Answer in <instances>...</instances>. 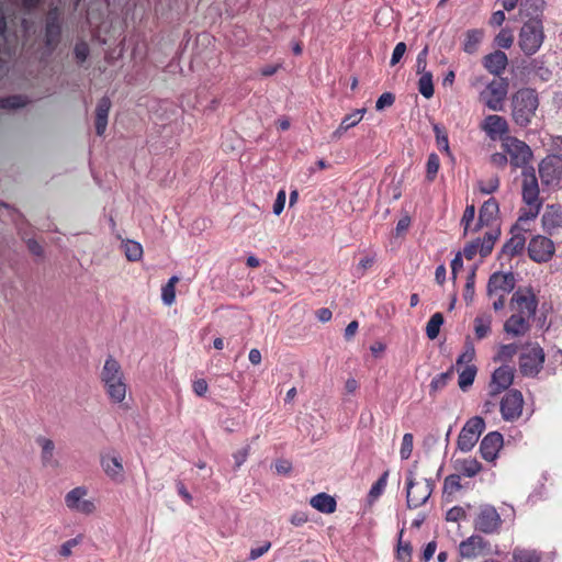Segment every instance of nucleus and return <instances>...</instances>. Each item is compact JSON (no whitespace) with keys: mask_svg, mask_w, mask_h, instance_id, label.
I'll return each mask as SVG.
<instances>
[{"mask_svg":"<svg viewBox=\"0 0 562 562\" xmlns=\"http://www.w3.org/2000/svg\"><path fill=\"white\" fill-rule=\"evenodd\" d=\"M499 186V179L498 177H492L486 181V183L480 182L479 189L484 194H490L495 192L498 189Z\"/></svg>","mask_w":562,"mask_h":562,"instance_id":"obj_54","label":"nucleus"},{"mask_svg":"<svg viewBox=\"0 0 562 562\" xmlns=\"http://www.w3.org/2000/svg\"><path fill=\"white\" fill-rule=\"evenodd\" d=\"M514 562H539L540 557L533 550L515 549L513 553Z\"/></svg>","mask_w":562,"mask_h":562,"instance_id":"obj_42","label":"nucleus"},{"mask_svg":"<svg viewBox=\"0 0 562 562\" xmlns=\"http://www.w3.org/2000/svg\"><path fill=\"white\" fill-rule=\"evenodd\" d=\"M465 515L467 514L463 507L454 506L447 512L446 519L447 521L456 522L465 518Z\"/></svg>","mask_w":562,"mask_h":562,"instance_id":"obj_59","label":"nucleus"},{"mask_svg":"<svg viewBox=\"0 0 562 562\" xmlns=\"http://www.w3.org/2000/svg\"><path fill=\"white\" fill-rule=\"evenodd\" d=\"M387 475H389V473L384 472L382 474V476L373 484V486L371 487V490L369 492L370 501L376 499L382 494V492L386 485Z\"/></svg>","mask_w":562,"mask_h":562,"instance_id":"obj_50","label":"nucleus"},{"mask_svg":"<svg viewBox=\"0 0 562 562\" xmlns=\"http://www.w3.org/2000/svg\"><path fill=\"white\" fill-rule=\"evenodd\" d=\"M485 428L484 419L475 416L469 419L460 431L458 437V448L463 452H469L473 449L479 440V437Z\"/></svg>","mask_w":562,"mask_h":562,"instance_id":"obj_8","label":"nucleus"},{"mask_svg":"<svg viewBox=\"0 0 562 562\" xmlns=\"http://www.w3.org/2000/svg\"><path fill=\"white\" fill-rule=\"evenodd\" d=\"M99 378L109 401L115 405H123L128 394V384L119 360L108 356Z\"/></svg>","mask_w":562,"mask_h":562,"instance_id":"obj_1","label":"nucleus"},{"mask_svg":"<svg viewBox=\"0 0 562 562\" xmlns=\"http://www.w3.org/2000/svg\"><path fill=\"white\" fill-rule=\"evenodd\" d=\"M460 476L452 474L445 479L443 482V495L450 502V496H452L456 492L461 490Z\"/></svg>","mask_w":562,"mask_h":562,"instance_id":"obj_41","label":"nucleus"},{"mask_svg":"<svg viewBox=\"0 0 562 562\" xmlns=\"http://www.w3.org/2000/svg\"><path fill=\"white\" fill-rule=\"evenodd\" d=\"M514 374L515 371L509 366L497 368L492 374L490 383L491 394L495 395L507 390L514 381Z\"/></svg>","mask_w":562,"mask_h":562,"instance_id":"obj_17","label":"nucleus"},{"mask_svg":"<svg viewBox=\"0 0 562 562\" xmlns=\"http://www.w3.org/2000/svg\"><path fill=\"white\" fill-rule=\"evenodd\" d=\"M82 540V536H78L76 538H72L70 540H67L64 542L60 547V554L65 558H68L71 555V549L77 547Z\"/></svg>","mask_w":562,"mask_h":562,"instance_id":"obj_58","label":"nucleus"},{"mask_svg":"<svg viewBox=\"0 0 562 562\" xmlns=\"http://www.w3.org/2000/svg\"><path fill=\"white\" fill-rule=\"evenodd\" d=\"M522 200L526 204L541 203L539 199V184L533 168L522 170Z\"/></svg>","mask_w":562,"mask_h":562,"instance_id":"obj_16","label":"nucleus"},{"mask_svg":"<svg viewBox=\"0 0 562 562\" xmlns=\"http://www.w3.org/2000/svg\"><path fill=\"white\" fill-rule=\"evenodd\" d=\"M517 350L518 347L515 344L503 345L499 347L498 352L494 358V361H509L517 353Z\"/></svg>","mask_w":562,"mask_h":562,"instance_id":"obj_43","label":"nucleus"},{"mask_svg":"<svg viewBox=\"0 0 562 562\" xmlns=\"http://www.w3.org/2000/svg\"><path fill=\"white\" fill-rule=\"evenodd\" d=\"M528 252L532 260L537 262H547L554 254V244L551 239L544 236H536L528 245Z\"/></svg>","mask_w":562,"mask_h":562,"instance_id":"obj_14","label":"nucleus"},{"mask_svg":"<svg viewBox=\"0 0 562 562\" xmlns=\"http://www.w3.org/2000/svg\"><path fill=\"white\" fill-rule=\"evenodd\" d=\"M101 467L104 473L114 482H123L124 480V468L122 459L116 456H104L101 458Z\"/></svg>","mask_w":562,"mask_h":562,"instance_id":"obj_19","label":"nucleus"},{"mask_svg":"<svg viewBox=\"0 0 562 562\" xmlns=\"http://www.w3.org/2000/svg\"><path fill=\"white\" fill-rule=\"evenodd\" d=\"M502 526V518L492 505H482L479 509V514L474 520V527L476 530L483 533H494L499 530Z\"/></svg>","mask_w":562,"mask_h":562,"instance_id":"obj_11","label":"nucleus"},{"mask_svg":"<svg viewBox=\"0 0 562 562\" xmlns=\"http://www.w3.org/2000/svg\"><path fill=\"white\" fill-rule=\"evenodd\" d=\"M529 318L513 314L504 324V330L512 336H522L529 330Z\"/></svg>","mask_w":562,"mask_h":562,"instance_id":"obj_27","label":"nucleus"},{"mask_svg":"<svg viewBox=\"0 0 562 562\" xmlns=\"http://www.w3.org/2000/svg\"><path fill=\"white\" fill-rule=\"evenodd\" d=\"M544 362L543 349L537 344H530L519 357V370L527 376L537 375Z\"/></svg>","mask_w":562,"mask_h":562,"instance_id":"obj_6","label":"nucleus"},{"mask_svg":"<svg viewBox=\"0 0 562 562\" xmlns=\"http://www.w3.org/2000/svg\"><path fill=\"white\" fill-rule=\"evenodd\" d=\"M475 350L471 342H467L465 350L458 357L457 366L467 363L470 364L474 359Z\"/></svg>","mask_w":562,"mask_h":562,"instance_id":"obj_53","label":"nucleus"},{"mask_svg":"<svg viewBox=\"0 0 562 562\" xmlns=\"http://www.w3.org/2000/svg\"><path fill=\"white\" fill-rule=\"evenodd\" d=\"M492 317L491 315H479L474 319V331L477 339L485 338L491 331Z\"/></svg>","mask_w":562,"mask_h":562,"instance_id":"obj_35","label":"nucleus"},{"mask_svg":"<svg viewBox=\"0 0 562 562\" xmlns=\"http://www.w3.org/2000/svg\"><path fill=\"white\" fill-rule=\"evenodd\" d=\"M505 153L508 155L509 162L515 168H522L529 164L532 158L530 147L522 140L515 137H507L503 142Z\"/></svg>","mask_w":562,"mask_h":562,"instance_id":"obj_7","label":"nucleus"},{"mask_svg":"<svg viewBox=\"0 0 562 562\" xmlns=\"http://www.w3.org/2000/svg\"><path fill=\"white\" fill-rule=\"evenodd\" d=\"M88 488L86 486H77L65 495L66 507L74 513L81 515H92L97 510L93 499L88 498Z\"/></svg>","mask_w":562,"mask_h":562,"instance_id":"obj_5","label":"nucleus"},{"mask_svg":"<svg viewBox=\"0 0 562 562\" xmlns=\"http://www.w3.org/2000/svg\"><path fill=\"white\" fill-rule=\"evenodd\" d=\"M427 55H428V46L426 45L423 50L418 54L416 60V70L419 72H428L426 70L427 67Z\"/></svg>","mask_w":562,"mask_h":562,"instance_id":"obj_61","label":"nucleus"},{"mask_svg":"<svg viewBox=\"0 0 562 562\" xmlns=\"http://www.w3.org/2000/svg\"><path fill=\"white\" fill-rule=\"evenodd\" d=\"M394 103V95L391 92H384L379 97L375 102V109L378 111L383 110L385 106H391Z\"/></svg>","mask_w":562,"mask_h":562,"instance_id":"obj_60","label":"nucleus"},{"mask_svg":"<svg viewBox=\"0 0 562 562\" xmlns=\"http://www.w3.org/2000/svg\"><path fill=\"white\" fill-rule=\"evenodd\" d=\"M498 211V203L494 198L485 201L480 209L479 221L474 227V232L479 231L483 226H488L496 218Z\"/></svg>","mask_w":562,"mask_h":562,"instance_id":"obj_24","label":"nucleus"},{"mask_svg":"<svg viewBox=\"0 0 562 562\" xmlns=\"http://www.w3.org/2000/svg\"><path fill=\"white\" fill-rule=\"evenodd\" d=\"M453 370H454V368L451 367L447 372H443V373L437 375L436 378H434L432 381L430 382V390H431V392H438L443 386H446L448 381L453 375Z\"/></svg>","mask_w":562,"mask_h":562,"instance_id":"obj_44","label":"nucleus"},{"mask_svg":"<svg viewBox=\"0 0 562 562\" xmlns=\"http://www.w3.org/2000/svg\"><path fill=\"white\" fill-rule=\"evenodd\" d=\"M480 248H481V240L476 239V240L468 244L464 247L463 254L467 259L471 260V259H473V257L476 255L477 251L480 252Z\"/></svg>","mask_w":562,"mask_h":562,"instance_id":"obj_62","label":"nucleus"},{"mask_svg":"<svg viewBox=\"0 0 562 562\" xmlns=\"http://www.w3.org/2000/svg\"><path fill=\"white\" fill-rule=\"evenodd\" d=\"M310 504L316 510L324 514H333L336 510V499L327 493H318L310 499Z\"/></svg>","mask_w":562,"mask_h":562,"instance_id":"obj_30","label":"nucleus"},{"mask_svg":"<svg viewBox=\"0 0 562 562\" xmlns=\"http://www.w3.org/2000/svg\"><path fill=\"white\" fill-rule=\"evenodd\" d=\"M538 301L529 289L517 290L510 300V307L517 315L532 318L536 314Z\"/></svg>","mask_w":562,"mask_h":562,"instance_id":"obj_10","label":"nucleus"},{"mask_svg":"<svg viewBox=\"0 0 562 562\" xmlns=\"http://www.w3.org/2000/svg\"><path fill=\"white\" fill-rule=\"evenodd\" d=\"M434 132L436 134V142L439 148L445 150L447 154L450 153L448 136L445 131L438 125H434Z\"/></svg>","mask_w":562,"mask_h":562,"instance_id":"obj_51","label":"nucleus"},{"mask_svg":"<svg viewBox=\"0 0 562 562\" xmlns=\"http://www.w3.org/2000/svg\"><path fill=\"white\" fill-rule=\"evenodd\" d=\"M124 254L130 261H138L143 257V247L139 243L134 240H124L122 243Z\"/></svg>","mask_w":562,"mask_h":562,"instance_id":"obj_37","label":"nucleus"},{"mask_svg":"<svg viewBox=\"0 0 562 562\" xmlns=\"http://www.w3.org/2000/svg\"><path fill=\"white\" fill-rule=\"evenodd\" d=\"M475 216V206L473 204L468 205L464 210L461 218V225H463V235H467L470 229V224L473 222Z\"/></svg>","mask_w":562,"mask_h":562,"instance_id":"obj_52","label":"nucleus"},{"mask_svg":"<svg viewBox=\"0 0 562 562\" xmlns=\"http://www.w3.org/2000/svg\"><path fill=\"white\" fill-rule=\"evenodd\" d=\"M458 470L463 475L473 477L482 470V465L476 459L469 458L458 461Z\"/></svg>","mask_w":562,"mask_h":562,"instance_id":"obj_36","label":"nucleus"},{"mask_svg":"<svg viewBox=\"0 0 562 562\" xmlns=\"http://www.w3.org/2000/svg\"><path fill=\"white\" fill-rule=\"evenodd\" d=\"M525 244V236L521 234H516L503 246L502 255L514 257L524 249Z\"/></svg>","mask_w":562,"mask_h":562,"instance_id":"obj_32","label":"nucleus"},{"mask_svg":"<svg viewBox=\"0 0 562 562\" xmlns=\"http://www.w3.org/2000/svg\"><path fill=\"white\" fill-rule=\"evenodd\" d=\"M503 447V436L493 431L487 434L481 441L480 452L484 460L494 461Z\"/></svg>","mask_w":562,"mask_h":562,"instance_id":"obj_18","label":"nucleus"},{"mask_svg":"<svg viewBox=\"0 0 562 562\" xmlns=\"http://www.w3.org/2000/svg\"><path fill=\"white\" fill-rule=\"evenodd\" d=\"M513 42L514 36L510 30L503 29L495 37V43L501 48H509Z\"/></svg>","mask_w":562,"mask_h":562,"instance_id":"obj_47","label":"nucleus"},{"mask_svg":"<svg viewBox=\"0 0 562 562\" xmlns=\"http://www.w3.org/2000/svg\"><path fill=\"white\" fill-rule=\"evenodd\" d=\"M286 200V194L284 190H280L277 194V199L273 204V213L274 215H280L284 209Z\"/></svg>","mask_w":562,"mask_h":562,"instance_id":"obj_63","label":"nucleus"},{"mask_svg":"<svg viewBox=\"0 0 562 562\" xmlns=\"http://www.w3.org/2000/svg\"><path fill=\"white\" fill-rule=\"evenodd\" d=\"M476 372L474 364H468L459 372L458 385L462 391H467L473 384Z\"/></svg>","mask_w":562,"mask_h":562,"instance_id":"obj_33","label":"nucleus"},{"mask_svg":"<svg viewBox=\"0 0 562 562\" xmlns=\"http://www.w3.org/2000/svg\"><path fill=\"white\" fill-rule=\"evenodd\" d=\"M539 175L543 186L557 187L562 181V158L549 155L539 164Z\"/></svg>","mask_w":562,"mask_h":562,"instance_id":"obj_9","label":"nucleus"},{"mask_svg":"<svg viewBox=\"0 0 562 562\" xmlns=\"http://www.w3.org/2000/svg\"><path fill=\"white\" fill-rule=\"evenodd\" d=\"M507 89L508 85L505 79L493 80L481 93V97L488 109L501 111L507 95Z\"/></svg>","mask_w":562,"mask_h":562,"instance_id":"obj_13","label":"nucleus"},{"mask_svg":"<svg viewBox=\"0 0 562 562\" xmlns=\"http://www.w3.org/2000/svg\"><path fill=\"white\" fill-rule=\"evenodd\" d=\"M515 288V278L512 272H495L490 277L487 283V295L505 294L512 292Z\"/></svg>","mask_w":562,"mask_h":562,"instance_id":"obj_15","label":"nucleus"},{"mask_svg":"<svg viewBox=\"0 0 562 562\" xmlns=\"http://www.w3.org/2000/svg\"><path fill=\"white\" fill-rule=\"evenodd\" d=\"M414 437L412 434L407 432L403 436L402 446L400 450L401 458L403 460H407L413 451Z\"/></svg>","mask_w":562,"mask_h":562,"instance_id":"obj_48","label":"nucleus"},{"mask_svg":"<svg viewBox=\"0 0 562 562\" xmlns=\"http://www.w3.org/2000/svg\"><path fill=\"white\" fill-rule=\"evenodd\" d=\"M544 37L543 20H527L520 27L518 45L526 55L531 56L540 49Z\"/></svg>","mask_w":562,"mask_h":562,"instance_id":"obj_3","label":"nucleus"},{"mask_svg":"<svg viewBox=\"0 0 562 562\" xmlns=\"http://www.w3.org/2000/svg\"><path fill=\"white\" fill-rule=\"evenodd\" d=\"M434 484L431 480L419 479L416 480L413 475L407 477V506L416 508L427 502L432 493Z\"/></svg>","mask_w":562,"mask_h":562,"instance_id":"obj_4","label":"nucleus"},{"mask_svg":"<svg viewBox=\"0 0 562 562\" xmlns=\"http://www.w3.org/2000/svg\"><path fill=\"white\" fill-rule=\"evenodd\" d=\"M59 33H60V26L57 21V13L54 11V12L49 13L48 19H47L46 44L48 46H54L58 41Z\"/></svg>","mask_w":562,"mask_h":562,"instance_id":"obj_31","label":"nucleus"},{"mask_svg":"<svg viewBox=\"0 0 562 562\" xmlns=\"http://www.w3.org/2000/svg\"><path fill=\"white\" fill-rule=\"evenodd\" d=\"M366 112H367V109L363 108V109H358V110L353 111L352 113L346 115L342 119L339 126L333 132L331 138L334 140L340 139L348 130H350L351 127H355L356 125H358L361 122Z\"/></svg>","mask_w":562,"mask_h":562,"instance_id":"obj_26","label":"nucleus"},{"mask_svg":"<svg viewBox=\"0 0 562 562\" xmlns=\"http://www.w3.org/2000/svg\"><path fill=\"white\" fill-rule=\"evenodd\" d=\"M443 324V316L441 313H435L426 325V334L429 339L438 337L440 327Z\"/></svg>","mask_w":562,"mask_h":562,"instance_id":"obj_39","label":"nucleus"},{"mask_svg":"<svg viewBox=\"0 0 562 562\" xmlns=\"http://www.w3.org/2000/svg\"><path fill=\"white\" fill-rule=\"evenodd\" d=\"M524 403V396L520 391L512 390L506 393L499 404L503 419L506 422L517 420L522 414Z\"/></svg>","mask_w":562,"mask_h":562,"instance_id":"obj_12","label":"nucleus"},{"mask_svg":"<svg viewBox=\"0 0 562 562\" xmlns=\"http://www.w3.org/2000/svg\"><path fill=\"white\" fill-rule=\"evenodd\" d=\"M376 256L375 255H369L363 258H361L358 262L357 270L360 272L361 276L366 273L367 270L373 267L375 263Z\"/></svg>","mask_w":562,"mask_h":562,"instance_id":"obj_56","label":"nucleus"},{"mask_svg":"<svg viewBox=\"0 0 562 562\" xmlns=\"http://www.w3.org/2000/svg\"><path fill=\"white\" fill-rule=\"evenodd\" d=\"M271 548L270 541H265L259 548H252L249 552V560L254 561L267 553Z\"/></svg>","mask_w":562,"mask_h":562,"instance_id":"obj_64","label":"nucleus"},{"mask_svg":"<svg viewBox=\"0 0 562 562\" xmlns=\"http://www.w3.org/2000/svg\"><path fill=\"white\" fill-rule=\"evenodd\" d=\"M487 542L480 536H471L459 546L460 554L463 558L472 559L480 555L486 548Z\"/></svg>","mask_w":562,"mask_h":562,"instance_id":"obj_22","label":"nucleus"},{"mask_svg":"<svg viewBox=\"0 0 562 562\" xmlns=\"http://www.w3.org/2000/svg\"><path fill=\"white\" fill-rule=\"evenodd\" d=\"M110 109V99L106 97L101 98L95 109V132L99 136H102L106 130Z\"/></svg>","mask_w":562,"mask_h":562,"instance_id":"obj_28","label":"nucleus"},{"mask_svg":"<svg viewBox=\"0 0 562 562\" xmlns=\"http://www.w3.org/2000/svg\"><path fill=\"white\" fill-rule=\"evenodd\" d=\"M482 128L492 139H495L507 133L508 124L504 117L493 114L485 117Z\"/></svg>","mask_w":562,"mask_h":562,"instance_id":"obj_21","label":"nucleus"},{"mask_svg":"<svg viewBox=\"0 0 562 562\" xmlns=\"http://www.w3.org/2000/svg\"><path fill=\"white\" fill-rule=\"evenodd\" d=\"M475 270H476L475 267H473L470 270L468 278H467L463 297L468 304H470L473 301V296H474Z\"/></svg>","mask_w":562,"mask_h":562,"instance_id":"obj_46","label":"nucleus"},{"mask_svg":"<svg viewBox=\"0 0 562 562\" xmlns=\"http://www.w3.org/2000/svg\"><path fill=\"white\" fill-rule=\"evenodd\" d=\"M544 231L552 234L562 227V210L558 205H548L541 218Z\"/></svg>","mask_w":562,"mask_h":562,"instance_id":"obj_23","label":"nucleus"},{"mask_svg":"<svg viewBox=\"0 0 562 562\" xmlns=\"http://www.w3.org/2000/svg\"><path fill=\"white\" fill-rule=\"evenodd\" d=\"M250 453V446L246 445L245 447L238 449L233 453L234 460V470H238L248 459Z\"/></svg>","mask_w":562,"mask_h":562,"instance_id":"obj_49","label":"nucleus"},{"mask_svg":"<svg viewBox=\"0 0 562 562\" xmlns=\"http://www.w3.org/2000/svg\"><path fill=\"white\" fill-rule=\"evenodd\" d=\"M483 38V31L481 30H470L465 34V41L463 44V49L468 54H474L477 50V46Z\"/></svg>","mask_w":562,"mask_h":562,"instance_id":"obj_34","label":"nucleus"},{"mask_svg":"<svg viewBox=\"0 0 562 562\" xmlns=\"http://www.w3.org/2000/svg\"><path fill=\"white\" fill-rule=\"evenodd\" d=\"M508 64L506 54L502 50H495L483 58V65L493 75H501Z\"/></svg>","mask_w":562,"mask_h":562,"instance_id":"obj_25","label":"nucleus"},{"mask_svg":"<svg viewBox=\"0 0 562 562\" xmlns=\"http://www.w3.org/2000/svg\"><path fill=\"white\" fill-rule=\"evenodd\" d=\"M546 7L544 0H522L520 3L519 14L528 20L542 19Z\"/></svg>","mask_w":562,"mask_h":562,"instance_id":"obj_29","label":"nucleus"},{"mask_svg":"<svg viewBox=\"0 0 562 562\" xmlns=\"http://www.w3.org/2000/svg\"><path fill=\"white\" fill-rule=\"evenodd\" d=\"M396 555L401 562H409L412 555V548L409 543H402V541L400 540Z\"/></svg>","mask_w":562,"mask_h":562,"instance_id":"obj_55","label":"nucleus"},{"mask_svg":"<svg viewBox=\"0 0 562 562\" xmlns=\"http://www.w3.org/2000/svg\"><path fill=\"white\" fill-rule=\"evenodd\" d=\"M419 75L418 91L424 98L430 99L434 95L432 75L430 71L419 72Z\"/></svg>","mask_w":562,"mask_h":562,"instance_id":"obj_38","label":"nucleus"},{"mask_svg":"<svg viewBox=\"0 0 562 562\" xmlns=\"http://www.w3.org/2000/svg\"><path fill=\"white\" fill-rule=\"evenodd\" d=\"M439 157L436 154H430L426 166V179L432 181L439 170Z\"/></svg>","mask_w":562,"mask_h":562,"instance_id":"obj_45","label":"nucleus"},{"mask_svg":"<svg viewBox=\"0 0 562 562\" xmlns=\"http://www.w3.org/2000/svg\"><path fill=\"white\" fill-rule=\"evenodd\" d=\"M513 119L519 126H527L539 106L538 95L532 89H520L513 95Z\"/></svg>","mask_w":562,"mask_h":562,"instance_id":"obj_2","label":"nucleus"},{"mask_svg":"<svg viewBox=\"0 0 562 562\" xmlns=\"http://www.w3.org/2000/svg\"><path fill=\"white\" fill-rule=\"evenodd\" d=\"M37 445L41 447V461L43 467L50 469H58L59 461L55 458V443L52 439L46 437H38Z\"/></svg>","mask_w":562,"mask_h":562,"instance_id":"obj_20","label":"nucleus"},{"mask_svg":"<svg viewBox=\"0 0 562 562\" xmlns=\"http://www.w3.org/2000/svg\"><path fill=\"white\" fill-rule=\"evenodd\" d=\"M161 300L165 305H172L176 301V288L165 284L161 289Z\"/></svg>","mask_w":562,"mask_h":562,"instance_id":"obj_57","label":"nucleus"},{"mask_svg":"<svg viewBox=\"0 0 562 562\" xmlns=\"http://www.w3.org/2000/svg\"><path fill=\"white\" fill-rule=\"evenodd\" d=\"M499 235H501L499 229L491 231L485 234L483 240L481 241V248H480V254L482 257H486L487 255L491 254V251L493 250L494 244L497 240V238L499 237Z\"/></svg>","mask_w":562,"mask_h":562,"instance_id":"obj_40","label":"nucleus"}]
</instances>
